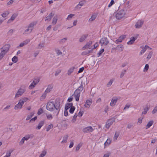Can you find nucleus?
Segmentation results:
<instances>
[{"label":"nucleus","instance_id":"nucleus-42","mask_svg":"<svg viewBox=\"0 0 157 157\" xmlns=\"http://www.w3.org/2000/svg\"><path fill=\"white\" fill-rule=\"evenodd\" d=\"M82 145L83 144L82 143H80L76 147V151H78L79 150L80 148L82 146Z\"/></svg>","mask_w":157,"mask_h":157},{"label":"nucleus","instance_id":"nucleus-14","mask_svg":"<svg viewBox=\"0 0 157 157\" xmlns=\"http://www.w3.org/2000/svg\"><path fill=\"white\" fill-rule=\"evenodd\" d=\"M93 130L91 126H88L82 129V131L84 132L88 133L93 132Z\"/></svg>","mask_w":157,"mask_h":157},{"label":"nucleus","instance_id":"nucleus-23","mask_svg":"<svg viewBox=\"0 0 157 157\" xmlns=\"http://www.w3.org/2000/svg\"><path fill=\"white\" fill-rule=\"evenodd\" d=\"M58 17L57 15H56L53 17L52 20V25H54L56 24L58 20Z\"/></svg>","mask_w":157,"mask_h":157},{"label":"nucleus","instance_id":"nucleus-62","mask_svg":"<svg viewBox=\"0 0 157 157\" xmlns=\"http://www.w3.org/2000/svg\"><path fill=\"white\" fill-rule=\"evenodd\" d=\"M143 119V118H138V119L137 124H140L142 122Z\"/></svg>","mask_w":157,"mask_h":157},{"label":"nucleus","instance_id":"nucleus-53","mask_svg":"<svg viewBox=\"0 0 157 157\" xmlns=\"http://www.w3.org/2000/svg\"><path fill=\"white\" fill-rule=\"evenodd\" d=\"M44 43H40L38 46V48L39 49H41L44 47Z\"/></svg>","mask_w":157,"mask_h":157},{"label":"nucleus","instance_id":"nucleus-29","mask_svg":"<svg viewBox=\"0 0 157 157\" xmlns=\"http://www.w3.org/2000/svg\"><path fill=\"white\" fill-rule=\"evenodd\" d=\"M120 135V132H116L113 137V140L116 141Z\"/></svg>","mask_w":157,"mask_h":157},{"label":"nucleus","instance_id":"nucleus-60","mask_svg":"<svg viewBox=\"0 0 157 157\" xmlns=\"http://www.w3.org/2000/svg\"><path fill=\"white\" fill-rule=\"evenodd\" d=\"M56 54L58 55H62V52L58 49H56Z\"/></svg>","mask_w":157,"mask_h":157},{"label":"nucleus","instance_id":"nucleus-27","mask_svg":"<svg viewBox=\"0 0 157 157\" xmlns=\"http://www.w3.org/2000/svg\"><path fill=\"white\" fill-rule=\"evenodd\" d=\"M34 114L35 113L34 112H31L27 115V116L26 118V120L28 121L33 116Z\"/></svg>","mask_w":157,"mask_h":157},{"label":"nucleus","instance_id":"nucleus-61","mask_svg":"<svg viewBox=\"0 0 157 157\" xmlns=\"http://www.w3.org/2000/svg\"><path fill=\"white\" fill-rule=\"evenodd\" d=\"M104 50L103 49H101L99 52L98 53V57L100 56L102 53L104 52Z\"/></svg>","mask_w":157,"mask_h":157},{"label":"nucleus","instance_id":"nucleus-9","mask_svg":"<svg viewBox=\"0 0 157 157\" xmlns=\"http://www.w3.org/2000/svg\"><path fill=\"white\" fill-rule=\"evenodd\" d=\"M100 42L102 46L106 45L109 43V41L107 38L103 37L101 39Z\"/></svg>","mask_w":157,"mask_h":157},{"label":"nucleus","instance_id":"nucleus-5","mask_svg":"<svg viewBox=\"0 0 157 157\" xmlns=\"http://www.w3.org/2000/svg\"><path fill=\"white\" fill-rule=\"evenodd\" d=\"M26 89L25 88H20L15 94L14 98H17L22 96L25 92Z\"/></svg>","mask_w":157,"mask_h":157},{"label":"nucleus","instance_id":"nucleus-6","mask_svg":"<svg viewBox=\"0 0 157 157\" xmlns=\"http://www.w3.org/2000/svg\"><path fill=\"white\" fill-rule=\"evenodd\" d=\"M115 121V119L113 118L109 119L106 123L105 127L107 129L109 128L110 126L112 125Z\"/></svg>","mask_w":157,"mask_h":157},{"label":"nucleus","instance_id":"nucleus-41","mask_svg":"<svg viewBox=\"0 0 157 157\" xmlns=\"http://www.w3.org/2000/svg\"><path fill=\"white\" fill-rule=\"evenodd\" d=\"M61 70L60 69H58L55 72V75L56 76H58L61 72Z\"/></svg>","mask_w":157,"mask_h":157},{"label":"nucleus","instance_id":"nucleus-52","mask_svg":"<svg viewBox=\"0 0 157 157\" xmlns=\"http://www.w3.org/2000/svg\"><path fill=\"white\" fill-rule=\"evenodd\" d=\"M75 107L74 106H72V107L70 108L69 112L71 113H73L75 110Z\"/></svg>","mask_w":157,"mask_h":157},{"label":"nucleus","instance_id":"nucleus-36","mask_svg":"<svg viewBox=\"0 0 157 157\" xmlns=\"http://www.w3.org/2000/svg\"><path fill=\"white\" fill-rule=\"evenodd\" d=\"M113 79H111L108 82L107 84V87H110L112 85V84L114 81Z\"/></svg>","mask_w":157,"mask_h":157},{"label":"nucleus","instance_id":"nucleus-24","mask_svg":"<svg viewBox=\"0 0 157 157\" xmlns=\"http://www.w3.org/2000/svg\"><path fill=\"white\" fill-rule=\"evenodd\" d=\"M136 39V38L134 37H132L130 38V40L127 43V44L128 45H131L133 44Z\"/></svg>","mask_w":157,"mask_h":157},{"label":"nucleus","instance_id":"nucleus-55","mask_svg":"<svg viewBox=\"0 0 157 157\" xmlns=\"http://www.w3.org/2000/svg\"><path fill=\"white\" fill-rule=\"evenodd\" d=\"M157 112V106H155L153 110L152 111L151 113L153 114H154Z\"/></svg>","mask_w":157,"mask_h":157},{"label":"nucleus","instance_id":"nucleus-20","mask_svg":"<svg viewBox=\"0 0 157 157\" xmlns=\"http://www.w3.org/2000/svg\"><path fill=\"white\" fill-rule=\"evenodd\" d=\"M17 15L16 14H13L11 18L7 21L8 23H10L12 22L17 17Z\"/></svg>","mask_w":157,"mask_h":157},{"label":"nucleus","instance_id":"nucleus-35","mask_svg":"<svg viewBox=\"0 0 157 157\" xmlns=\"http://www.w3.org/2000/svg\"><path fill=\"white\" fill-rule=\"evenodd\" d=\"M75 68L74 67H72L70 68L68 71L67 74L68 75H71V73L73 71Z\"/></svg>","mask_w":157,"mask_h":157},{"label":"nucleus","instance_id":"nucleus-43","mask_svg":"<svg viewBox=\"0 0 157 157\" xmlns=\"http://www.w3.org/2000/svg\"><path fill=\"white\" fill-rule=\"evenodd\" d=\"M67 40V38H63L59 41V43L61 44L64 43L66 42Z\"/></svg>","mask_w":157,"mask_h":157},{"label":"nucleus","instance_id":"nucleus-59","mask_svg":"<svg viewBox=\"0 0 157 157\" xmlns=\"http://www.w3.org/2000/svg\"><path fill=\"white\" fill-rule=\"evenodd\" d=\"M13 32V30L12 29H10L8 32V35H12Z\"/></svg>","mask_w":157,"mask_h":157},{"label":"nucleus","instance_id":"nucleus-57","mask_svg":"<svg viewBox=\"0 0 157 157\" xmlns=\"http://www.w3.org/2000/svg\"><path fill=\"white\" fill-rule=\"evenodd\" d=\"M30 138V136L29 135H27L23 137V138L25 140H27Z\"/></svg>","mask_w":157,"mask_h":157},{"label":"nucleus","instance_id":"nucleus-25","mask_svg":"<svg viewBox=\"0 0 157 157\" xmlns=\"http://www.w3.org/2000/svg\"><path fill=\"white\" fill-rule=\"evenodd\" d=\"M96 17L97 15L96 14H93L91 16V17L88 20V21L90 23L92 22L93 21H94L95 20Z\"/></svg>","mask_w":157,"mask_h":157},{"label":"nucleus","instance_id":"nucleus-8","mask_svg":"<svg viewBox=\"0 0 157 157\" xmlns=\"http://www.w3.org/2000/svg\"><path fill=\"white\" fill-rule=\"evenodd\" d=\"M92 103V100L91 98L87 99L85 102L84 106L86 108H89Z\"/></svg>","mask_w":157,"mask_h":157},{"label":"nucleus","instance_id":"nucleus-45","mask_svg":"<svg viewBox=\"0 0 157 157\" xmlns=\"http://www.w3.org/2000/svg\"><path fill=\"white\" fill-rule=\"evenodd\" d=\"M47 152L45 151H42L39 157H44L46 155Z\"/></svg>","mask_w":157,"mask_h":157},{"label":"nucleus","instance_id":"nucleus-49","mask_svg":"<svg viewBox=\"0 0 157 157\" xmlns=\"http://www.w3.org/2000/svg\"><path fill=\"white\" fill-rule=\"evenodd\" d=\"M18 60V58L17 57L14 56L12 59V61L13 62L17 63Z\"/></svg>","mask_w":157,"mask_h":157},{"label":"nucleus","instance_id":"nucleus-1","mask_svg":"<svg viewBox=\"0 0 157 157\" xmlns=\"http://www.w3.org/2000/svg\"><path fill=\"white\" fill-rule=\"evenodd\" d=\"M60 102L59 100H56L55 104L53 101H49L47 103L46 109L50 111H54L55 110L54 114L57 116L60 111Z\"/></svg>","mask_w":157,"mask_h":157},{"label":"nucleus","instance_id":"nucleus-40","mask_svg":"<svg viewBox=\"0 0 157 157\" xmlns=\"http://www.w3.org/2000/svg\"><path fill=\"white\" fill-rule=\"evenodd\" d=\"M6 53L2 51H1V52L0 53V60H1L3 58V57L4 56Z\"/></svg>","mask_w":157,"mask_h":157},{"label":"nucleus","instance_id":"nucleus-22","mask_svg":"<svg viewBox=\"0 0 157 157\" xmlns=\"http://www.w3.org/2000/svg\"><path fill=\"white\" fill-rule=\"evenodd\" d=\"M115 49L117 50L119 52H121L123 51L124 48L123 45L122 44L119 45L114 48Z\"/></svg>","mask_w":157,"mask_h":157},{"label":"nucleus","instance_id":"nucleus-64","mask_svg":"<svg viewBox=\"0 0 157 157\" xmlns=\"http://www.w3.org/2000/svg\"><path fill=\"white\" fill-rule=\"evenodd\" d=\"M43 112V109L40 108L39 109L38 112H37V114L39 115L41 114H42Z\"/></svg>","mask_w":157,"mask_h":157},{"label":"nucleus","instance_id":"nucleus-48","mask_svg":"<svg viewBox=\"0 0 157 157\" xmlns=\"http://www.w3.org/2000/svg\"><path fill=\"white\" fill-rule=\"evenodd\" d=\"M126 70H124L123 71H122L120 74V78H122L124 76V74L126 73Z\"/></svg>","mask_w":157,"mask_h":157},{"label":"nucleus","instance_id":"nucleus-47","mask_svg":"<svg viewBox=\"0 0 157 157\" xmlns=\"http://www.w3.org/2000/svg\"><path fill=\"white\" fill-rule=\"evenodd\" d=\"M75 15V14H71L68 15L66 19L68 20H71L72 17Z\"/></svg>","mask_w":157,"mask_h":157},{"label":"nucleus","instance_id":"nucleus-11","mask_svg":"<svg viewBox=\"0 0 157 157\" xmlns=\"http://www.w3.org/2000/svg\"><path fill=\"white\" fill-rule=\"evenodd\" d=\"M92 44V42L91 41H90L88 42L86 45H84L82 48V50H84L88 48L91 49L92 48V46H91Z\"/></svg>","mask_w":157,"mask_h":157},{"label":"nucleus","instance_id":"nucleus-34","mask_svg":"<svg viewBox=\"0 0 157 157\" xmlns=\"http://www.w3.org/2000/svg\"><path fill=\"white\" fill-rule=\"evenodd\" d=\"M29 100V99L28 98L24 97L20 99V101L24 104L25 102H26Z\"/></svg>","mask_w":157,"mask_h":157},{"label":"nucleus","instance_id":"nucleus-16","mask_svg":"<svg viewBox=\"0 0 157 157\" xmlns=\"http://www.w3.org/2000/svg\"><path fill=\"white\" fill-rule=\"evenodd\" d=\"M23 105V104L19 100L18 103L15 106L14 109L15 110H17L18 109H21Z\"/></svg>","mask_w":157,"mask_h":157},{"label":"nucleus","instance_id":"nucleus-54","mask_svg":"<svg viewBox=\"0 0 157 157\" xmlns=\"http://www.w3.org/2000/svg\"><path fill=\"white\" fill-rule=\"evenodd\" d=\"M148 108L147 107H145L144 111L142 113V114H145L148 110Z\"/></svg>","mask_w":157,"mask_h":157},{"label":"nucleus","instance_id":"nucleus-19","mask_svg":"<svg viewBox=\"0 0 157 157\" xmlns=\"http://www.w3.org/2000/svg\"><path fill=\"white\" fill-rule=\"evenodd\" d=\"M30 40L27 39L21 43L19 45V47H22L23 46L28 44L30 42Z\"/></svg>","mask_w":157,"mask_h":157},{"label":"nucleus","instance_id":"nucleus-30","mask_svg":"<svg viewBox=\"0 0 157 157\" xmlns=\"http://www.w3.org/2000/svg\"><path fill=\"white\" fill-rule=\"evenodd\" d=\"M87 35H84L82 36L79 40V41L80 42H83L87 37Z\"/></svg>","mask_w":157,"mask_h":157},{"label":"nucleus","instance_id":"nucleus-58","mask_svg":"<svg viewBox=\"0 0 157 157\" xmlns=\"http://www.w3.org/2000/svg\"><path fill=\"white\" fill-rule=\"evenodd\" d=\"M47 117L48 119L51 120L53 118V117L51 114L47 115Z\"/></svg>","mask_w":157,"mask_h":157},{"label":"nucleus","instance_id":"nucleus-7","mask_svg":"<svg viewBox=\"0 0 157 157\" xmlns=\"http://www.w3.org/2000/svg\"><path fill=\"white\" fill-rule=\"evenodd\" d=\"M118 100V98L116 96L113 97L111 100L110 105L112 107L114 106L117 104Z\"/></svg>","mask_w":157,"mask_h":157},{"label":"nucleus","instance_id":"nucleus-63","mask_svg":"<svg viewBox=\"0 0 157 157\" xmlns=\"http://www.w3.org/2000/svg\"><path fill=\"white\" fill-rule=\"evenodd\" d=\"M37 119V117L36 116H35L34 117L30 119L29 121L30 122H34L35 120Z\"/></svg>","mask_w":157,"mask_h":157},{"label":"nucleus","instance_id":"nucleus-3","mask_svg":"<svg viewBox=\"0 0 157 157\" xmlns=\"http://www.w3.org/2000/svg\"><path fill=\"white\" fill-rule=\"evenodd\" d=\"M36 24V23L35 22H33L30 23L27 28V29L24 31L23 33V34L25 35L31 33Z\"/></svg>","mask_w":157,"mask_h":157},{"label":"nucleus","instance_id":"nucleus-37","mask_svg":"<svg viewBox=\"0 0 157 157\" xmlns=\"http://www.w3.org/2000/svg\"><path fill=\"white\" fill-rule=\"evenodd\" d=\"M111 140L110 139H107L106 141L104 143L105 146H108L111 143Z\"/></svg>","mask_w":157,"mask_h":157},{"label":"nucleus","instance_id":"nucleus-21","mask_svg":"<svg viewBox=\"0 0 157 157\" xmlns=\"http://www.w3.org/2000/svg\"><path fill=\"white\" fill-rule=\"evenodd\" d=\"M54 14L52 12L49 15L47 16L45 19V21H50L52 18L53 17Z\"/></svg>","mask_w":157,"mask_h":157},{"label":"nucleus","instance_id":"nucleus-50","mask_svg":"<svg viewBox=\"0 0 157 157\" xmlns=\"http://www.w3.org/2000/svg\"><path fill=\"white\" fill-rule=\"evenodd\" d=\"M9 12L8 11H6L2 13L1 14L2 16L3 17H5L9 14Z\"/></svg>","mask_w":157,"mask_h":157},{"label":"nucleus","instance_id":"nucleus-10","mask_svg":"<svg viewBox=\"0 0 157 157\" xmlns=\"http://www.w3.org/2000/svg\"><path fill=\"white\" fill-rule=\"evenodd\" d=\"M144 21L142 20H138L136 23L135 27L136 29L141 27L143 25Z\"/></svg>","mask_w":157,"mask_h":157},{"label":"nucleus","instance_id":"nucleus-44","mask_svg":"<svg viewBox=\"0 0 157 157\" xmlns=\"http://www.w3.org/2000/svg\"><path fill=\"white\" fill-rule=\"evenodd\" d=\"M36 84H36L34 82V81H33V82L29 86V89H32L33 88Z\"/></svg>","mask_w":157,"mask_h":157},{"label":"nucleus","instance_id":"nucleus-39","mask_svg":"<svg viewBox=\"0 0 157 157\" xmlns=\"http://www.w3.org/2000/svg\"><path fill=\"white\" fill-rule=\"evenodd\" d=\"M53 127V125L52 124H50L46 128V131L48 132L50 129L52 128Z\"/></svg>","mask_w":157,"mask_h":157},{"label":"nucleus","instance_id":"nucleus-51","mask_svg":"<svg viewBox=\"0 0 157 157\" xmlns=\"http://www.w3.org/2000/svg\"><path fill=\"white\" fill-rule=\"evenodd\" d=\"M152 52H150L148 55H147V60H149V59H150L152 56Z\"/></svg>","mask_w":157,"mask_h":157},{"label":"nucleus","instance_id":"nucleus-17","mask_svg":"<svg viewBox=\"0 0 157 157\" xmlns=\"http://www.w3.org/2000/svg\"><path fill=\"white\" fill-rule=\"evenodd\" d=\"M44 124V121H41L38 123L36 127V130H40L41 128L43 126Z\"/></svg>","mask_w":157,"mask_h":157},{"label":"nucleus","instance_id":"nucleus-2","mask_svg":"<svg viewBox=\"0 0 157 157\" xmlns=\"http://www.w3.org/2000/svg\"><path fill=\"white\" fill-rule=\"evenodd\" d=\"M87 81L86 78L83 79L81 82V86L75 91L73 95L75 98L76 101H79L80 93L83 89V85L85 84V82H86Z\"/></svg>","mask_w":157,"mask_h":157},{"label":"nucleus","instance_id":"nucleus-4","mask_svg":"<svg viewBox=\"0 0 157 157\" xmlns=\"http://www.w3.org/2000/svg\"><path fill=\"white\" fill-rule=\"evenodd\" d=\"M126 11L124 10L119 11L116 14V18L118 20H120L125 17Z\"/></svg>","mask_w":157,"mask_h":157},{"label":"nucleus","instance_id":"nucleus-33","mask_svg":"<svg viewBox=\"0 0 157 157\" xmlns=\"http://www.w3.org/2000/svg\"><path fill=\"white\" fill-rule=\"evenodd\" d=\"M72 105L73 104L71 103H67L66 104L65 107V110H68L69 108H71Z\"/></svg>","mask_w":157,"mask_h":157},{"label":"nucleus","instance_id":"nucleus-15","mask_svg":"<svg viewBox=\"0 0 157 157\" xmlns=\"http://www.w3.org/2000/svg\"><path fill=\"white\" fill-rule=\"evenodd\" d=\"M140 48L142 49V50L140 51V55L141 56L146 51V50L148 48H150V49L151 48H150L149 46L147 45H145V46H140Z\"/></svg>","mask_w":157,"mask_h":157},{"label":"nucleus","instance_id":"nucleus-28","mask_svg":"<svg viewBox=\"0 0 157 157\" xmlns=\"http://www.w3.org/2000/svg\"><path fill=\"white\" fill-rule=\"evenodd\" d=\"M154 121L153 120H151L149 121L147 123L146 126V129H147L149 128L153 124Z\"/></svg>","mask_w":157,"mask_h":157},{"label":"nucleus","instance_id":"nucleus-46","mask_svg":"<svg viewBox=\"0 0 157 157\" xmlns=\"http://www.w3.org/2000/svg\"><path fill=\"white\" fill-rule=\"evenodd\" d=\"M77 117V114L76 113L73 116V118L71 120V122L72 123H74L76 120V118Z\"/></svg>","mask_w":157,"mask_h":157},{"label":"nucleus","instance_id":"nucleus-38","mask_svg":"<svg viewBox=\"0 0 157 157\" xmlns=\"http://www.w3.org/2000/svg\"><path fill=\"white\" fill-rule=\"evenodd\" d=\"M47 93H45V92H44V93L42 94V95L40 97V99L41 100H42L44 99L47 95Z\"/></svg>","mask_w":157,"mask_h":157},{"label":"nucleus","instance_id":"nucleus-56","mask_svg":"<svg viewBox=\"0 0 157 157\" xmlns=\"http://www.w3.org/2000/svg\"><path fill=\"white\" fill-rule=\"evenodd\" d=\"M149 66L148 64H146L145 66V67H144V72H145L146 71H147V70H148V69L149 68Z\"/></svg>","mask_w":157,"mask_h":157},{"label":"nucleus","instance_id":"nucleus-12","mask_svg":"<svg viewBox=\"0 0 157 157\" xmlns=\"http://www.w3.org/2000/svg\"><path fill=\"white\" fill-rule=\"evenodd\" d=\"M10 47V44H6L4 45L2 48H1L0 49V50L7 53L8 52Z\"/></svg>","mask_w":157,"mask_h":157},{"label":"nucleus","instance_id":"nucleus-18","mask_svg":"<svg viewBox=\"0 0 157 157\" xmlns=\"http://www.w3.org/2000/svg\"><path fill=\"white\" fill-rule=\"evenodd\" d=\"M98 44L97 43H95L94 45V47H92V48H91V50L90 51H89L88 52H83L82 53V55H86V54H87L89 53L91 51H92V50L93 49L95 48H97L98 46Z\"/></svg>","mask_w":157,"mask_h":157},{"label":"nucleus","instance_id":"nucleus-31","mask_svg":"<svg viewBox=\"0 0 157 157\" xmlns=\"http://www.w3.org/2000/svg\"><path fill=\"white\" fill-rule=\"evenodd\" d=\"M68 138V135L65 136L63 138L62 141H61V143L62 144H64L66 143L67 141V140Z\"/></svg>","mask_w":157,"mask_h":157},{"label":"nucleus","instance_id":"nucleus-13","mask_svg":"<svg viewBox=\"0 0 157 157\" xmlns=\"http://www.w3.org/2000/svg\"><path fill=\"white\" fill-rule=\"evenodd\" d=\"M126 35H123L120 36L115 41V42L117 44H118L120 43H121L123 41L126 37Z\"/></svg>","mask_w":157,"mask_h":157},{"label":"nucleus","instance_id":"nucleus-32","mask_svg":"<svg viewBox=\"0 0 157 157\" xmlns=\"http://www.w3.org/2000/svg\"><path fill=\"white\" fill-rule=\"evenodd\" d=\"M84 4V2L83 1L80 2L79 4L76 6V8L77 9L81 8L82 6H83Z\"/></svg>","mask_w":157,"mask_h":157},{"label":"nucleus","instance_id":"nucleus-26","mask_svg":"<svg viewBox=\"0 0 157 157\" xmlns=\"http://www.w3.org/2000/svg\"><path fill=\"white\" fill-rule=\"evenodd\" d=\"M53 88V86L52 85H50L48 86L47 88L44 91L45 93H47L50 92L51 90Z\"/></svg>","mask_w":157,"mask_h":157}]
</instances>
